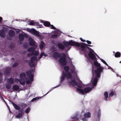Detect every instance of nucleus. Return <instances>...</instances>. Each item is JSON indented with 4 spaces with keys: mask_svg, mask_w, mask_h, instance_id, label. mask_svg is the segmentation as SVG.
Masks as SVG:
<instances>
[{
    "mask_svg": "<svg viewBox=\"0 0 121 121\" xmlns=\"http://www.w3.org/2000/svg\"><path fill=\"white\" fill-rule=\"evenodd\" d=\"M12 104V105L14 106L15 108V109L19 110H20L21 108L20 107L16 104H15L13 102V101L12 100H9Z\"/></svg>",
    "mask_w": 121,
    "mask_h": 121,
    "instance_id": "obj_11",
    "label": "nucleus"
},
{
    "mask_svg": "<svg viewBox=\"0 0 121 121\" xmlns=\"http://www.w3.org/2000/svg\"><path fill=\"white\" fill-rule=\"evenodd\" d=\"M66 77V76L65 73H64V72L63 71L62 72V75L61 77V82H62L64 80L65 78Z\"/></svg>",
    "mask_w": 121,
    "mask_h": 121,
    "instance_id": "obj_29",
    "label": "nucleus"
},
{
    "mask_svg": "<svg viewBox=\"0 0 121 121\" xmlns=\"http://www.w3.org/2000/svg\"><path fill=\"white\" fill-rule=\"evenodd\" d=\"M99 78L96 76L94 78L92 82V85L93 86H95L96 85L98 79V78Z\"/></svg>",
    "mask_w": 121,
    "mask_h": 121,
    "instance_id": "obj_14",
    "label": "nucleus"
},
{
    "mask_svg": "<svg viewBox=\"0 0 121 121\" xmlns=\"http://www.w3.org/2000/svg\"><path fill=\"white\" fill-rule=\"evenodd\" d=\"M18 63H15L13 65V67H16L18 65Z\"/></svg>",
    "mask_w": 121,
    "mask_h": 121,
    "instance_id": "obj_49",
    "label": "nucleus"
},
{
    "mask_svg": "<svg viewBox=\"0 0 121 121\" xmlns=\"http://www.w3.org/2000/svg\"><path fill=\"white\" fill-rule=\"evenodd\" d=\"M86 48H87L89 50V53L88 54V55L89 57V55L90 53H91V54H93V55L94 56H95V54H94L93 53V52H95L91 48L88 47H86Z\"/></svg>",
    "mask_w": 121,
    "mask_h": 121,
    "instance_id": "obj_15",
    "label": "nucleus"
},
{
    "mask_svg": "<svg viewBox=\"0 0 121 121\" xmlns=\"http://www.w3.org/2000/svg\"><path fill=\"white\" fill-rule=\"evenodd\" d=\"M82 120L83 121H86L87 120V119L86 117H85L82 118Z\"/></svg>",
    "mask_w": 121,
    "mask_h": 121,
    "instance_id": "obj_56",
    "label": "nucleus"
},
{
    "mask_svg": "<svg viewBox=\"0 0 121 121\" xmlns=\"http://www.w3.org/2000/svg\"><path fill=\"white\" fill-rule=\"evenodd\" d=\"M77 82L76 81L75 79L73 80H71V81L69 82V84L72 86H74L76 85L77 84Z\"/></svg>",
    "mask_w": 121,
    "mask_h": 121,
    "instance_id": "obj_12",
    "label": "nucleus"
},
{
    "mask_svg": "<svg viewBox=\"0 0 121 121\" xmlns=\"http://www.w3.org/2000/svg\"><path fill=\"white\" fill-rule=\"evenodd\" d=\"M35 48L34 47H31L29 48L28 49V51L30 52L33 53L35 51Z\"/></svg>",
    "mask_w": 121,
    "mask_h": 121,
    "instance_id": "obj_23",
    "label": "nucleus"
},
{
    "mask_svg": "<svg viewBox=\"0 0 121 121\" xmlns=\"http://www.w3.org/2000/svg\"><path fill=\"white\" fill-rule=\"evenodd\" d=\"M71 73H73L74 72V70L73 69H72L71 70Z\"/></svg>",
    "mask_w": 121,
    "mask_h": 121,
    "instance_id": "obj_61",
    "label": "nucleus"
},
{
    "mask_svg": "<svg viewBox=\"0 0 121 121\" xmlns=\"http://www.w3.org/2000/svg\"><path fill=\"white\" fill-rule=\"evenodd\" d=\"M0 36L1 37H4L5 34L4 31L3 30H0Z\"/></svg>",
    "mask_w": 121,
    "mask_h": 121,
    "instance_id": "obj_24",
    "label": "nucleus"
},
{
    "mask_svg": "<svg viewBox=\"0 0 121 121\" xmlns=\"http://www.w3.org/2000/svg\"><path fill=\"white\" fill-rule=\"evenodd\" d=\"M114 95V93L113 91H112L110 93L109 95V97H112Z\"/></svg>",
    "mask_w": 121,
    "mask_h": 121,
    "instance_id": "obj_48",
    "label": "nucleus"
},
{
    "mask_svg": "<svg viewBox=\"0 0 121 121\" xmlns=\"http://www.w3.org/2000/svg\"><path fill=\"white\" fill-rule=\"evenodd\" d=\"M29 40V44L30 46H33L35 45V42L32 38H30Z\"/></svg>",
    "mask_w": 121,
    "mask_h": 121,
    "instance_id": "obj_9",
    "label": "nucleus"
},
{
    "mask_svg": "<svg viewBox=\"0 0 121 121\" xmlns=\"http://www.w3.org/2000/svg\"><path fill=\"white\" fill-rule=\"evenodd\" d=\"M64 44L65 46L67 47L69 45L75 46L78 47H80L82 48L81 50L82 51L84 50V49L85 48L84 46L81 44H80V43L78 42L74 41L72 40H71L69 42L65 43Z\"/></svg>",
    "mask_w": 121,
    "mask_h": 121,
    "instance_id": "obj_2",
    "label": "nucleus"
},
{
    "mask_svg": "<svg viewBox=\"0 0 121 121\" xmlns=\"http://www.w3.org/2000/svg\"><path fill=\"white\" fill-rule=\"evenodd\" d=\"M58 35L57 34H54L52 35H51V38H56L57 37Z\"/></svg>",
    "mask_w": 121,
    "mask_h": 121,
    "instance_id": "obj_42",
    "label": "nucleus"
},
{
    "mask_svg": "<svg viewBox=\"0 0 121 121\" xmlns=\"http://www.w3.org/2000/svg\"><path fill=\"white\" fill-rule=\"evenodd\" d=\"M24 37H26L25 35H23L22 33L20 34L19 35V39L20 41H22L24 39Z\"/></svg>",
    "mask_w": 121,
    "mask_h": 121,
    "instance_id": "obj_13",
    "label": "nucleus"
},
{
    "mask_svg": "<svg viewBox=\"0 0 121 121\" xmlns=\"http://www.w3.org/2000/svg\"><path fill=\"white\" fill-rule=\"evenodd\" d=\"M35 25V22L33 21H32L30 22L29 25Z\"/></svg>",
    "mask_w": 121,
    "mask_h": 121,
    "instance_id": "obj_47",
    "label": "nucleus"
},
{
    "mask_svg": "<svg viewBox=\"0 0 121 121\" xmlns=\"http://www.w3.org/2000/svg\"><path fill=\"white\" fill-rule=\"evenodd\" d=\"M62 55L60 56V54L57 52H55L54 53L53 55V57L55 58H57L60 57L59 61L61 65L64 66L67 63V61L66 60V56L65 54L64 53H61L60 54Z\"/></svg>",
    "mask_w": 121,
    "mask_h": 121,
    "instance_id": "obj_1",
    "label": "nucleus"
},
{
    "mask_svg": "<svg viewBox=\"0 0 121 121\" xmlns=\"http://www.w3.org/2000/svg\"><path fill=\"white\" fill-rule=\"evenodd\" d=\"M44 56L45 57H46L47 56H48V55L47 54H44Z\"/></svg>",
    "mask_w": 121,
    "mask_h": 121,
    "instance_id": "obj_62",
    "label": "nucleus"
},
{
    "mask_svg": "<svg viewBox=\"0 0 121 121\" xmlns=\"http://www.w3.org/2000/svg\"><path fill=\"white\" fill-rule=\"evenodd\" d=\"M19 86L16 84L14 85L13 87V89L14 90H17L19 89Z\"/></svg>",
    "mask_w": 121,
    "mask_h": 121,
    "instance_id": "obj_25",
    "label": "nucleus"
},
{
    "mask_svg": "<svg viewBox=\"0 0 121 121\" xmlns=\"http://www.w3.org/2000/svg\"><path fill=\"white\" fill-rule=\"evenodd\" d=\"M32 54L33 55H35L36 56L38 55H39V52L38 51H35Z\"/></svg>",
    "mask_w": 121,
    "mask_h": 121,
    "instance_id": "obj_43",
    "label": "nucleus"
},
{
    "mask_svg": "<svg viewBox=\"0 0 121 121\" xmlns=\"http://www.w3.org/2000/svg\"><path fill=\"white\" fill-rule=\"evenodd\" d=\"M114 56L116 57H120L121 56V53L119 52H117L115 53Z\"/></svg>",
    "mask_w": 121,
    "mask_h": 121,
    "instance_id": "obj_31",
    "label": "nucleus"
},
{
    "mask_svg": "<svg viewBox=\"0 0 121 121\" xmlns=\"http://www.w3.org/2000/svg\"><path fill=\"white\" fill-rule=\"evenodd\" d=\"M77 117V115H76L75 116L72 117V119H76Z\"/></svg>",
    "mask_w": 121,
    "mask_h": 121,
    "instance_id": "obj_54",
    "label": "nucleus"
},
{
    "mask_svg": "<svg viewBox=\"0 0 121 121\" xmlns=\"http://www.w3.org/2000/svg\"><path fill=\"white\" fill-rule=\"evenodd\" d=\"M78 87L80 88H81L82 87V84L79 83L77 82V84L76 85Z\"/></svg>",
    "mask_w": 121,
    "mask_h": 121,
    "instance_id": "obj_36",
    "label": "nucleus"
},
{
    "mask_svg": "<svg viewBox=\"0 0 121 121\" xmlns=\"http://www.w3.org/2000/svg\"><path fill=\"white\" fill-rule=\"evenodd\" d=\"M21 79H25V78L26 77V75L25 73H21L20 75Z\"/></svg>",
    "mask_w": 121,
    "mask_h": 121,
    "instance_id": "obj_21",
    "label": "nucleus"
},
{
    "mask_svg": "<svg viewBox=\"0 0 121 121\" xmlns=\"http://www.w3.org/2000/svg\"><path fill=\"white\" fill-rule=\"evenodd\" d=\"M84 116L86 118L90 117L91 116V113L89 112L85 113L84 114Z\"/></svg>",
    "mask_w": 121,
    "mask_h": 121,
    "instance_id": "obj_22",
    "label": "nucleus"
},
{
    "mask_svg": "<svg viewBox=\"0 0 121 121\" xmlns=\"http://www.w3.org/2000/svg\"><path fill=\"white\" fill-rule=\"evenodd\" d=\"M93 53H95V55H96V56H97V55H98L97 54H96L95 52H93Z\"/></svg>",
    "mask_w": 121,
    "mask_h": 121,
    "instance_id": "obj_64",
    "label": "nucleus"
},
{
    "mask_svg": "<svg viewBox=\"0 0 121 121\" xmlns=\"http://www.w3.org/2000/svg\"><path fill=\"white\" fill-rule=\"evenodd\" d=\"M9 47L11 48L12 49L13 48L15 47V46L13 44H11L9 45Z\"/></svg>",
    "mask_w": 121,
    "mask_h": 121,
    "instance_id": "obj_51",
    "label": "nucleus"
},
{
    "mask_svg": "<svg viewBox=\"0 0 121 121\" xmlns=\"http://www.w3.org/2000/svg\"><path fill=\"white\" fill-rule=\"evenodd\" d=\"M69 67L68 66H65L64 68V69L65 72V73L68 72L69 70Z\"/></svg>",
    "mask_w": 121,
    "mask_h": 121,
    "instance_id": "obj_32",
    "label": "nucleus"
},
{
    "mask_svg": "<svg viewBox=\"0 0 121 121\" xmlns=\"http://www.w3.org/2000/svg\"><path fill=\"white\" fill-rule=\"evenodd\" d=\"M86 41L87 43L89 44H91V42L89 40H87Z\"/></svg>",
    "mask_w": 121,
    "mask_h": 121,
    "instance_id": "obj_55",
    "label": "nucleus"
},
{
    "mask_svg": "<svg viewBox=\"0 0 121 121\" xmlns=\"http://www.w3.org/2000/svg\"><path fill=\"white\" fill-rule=\"evenodd\" d=\"M82 43L83 44H81L84 46L85 47V48H84V51H82H82L84 52H85V51L86 49V47H88V44H85L84 43Z\"/></svg>",
    "mask_w": 121,
    "mask_h": 121,
    "instance_id": "obj_33",
    "label": "nucleus"
},
{
    "mask_svg": "<svg viewBox=\"0 0 121 121\" xmlns=\"http://www.w3.org/2000/svg\"><path fill=\"white\" fill-rule=\"evenodd\" d=\"M40 22L42 23H43V21H42V20H41V21Z\"/></svg>",
    "mask_w": 121,
    "mask_h": 121,
    "instance_id": "obj_63",
    "label": "nucleus"
},
{
    "mask_svg": "<svg viewBox=\"0 0 121 121\" xmlns=\"http://www.w3.org/2000/svg\"><path fill=\"white\" fill-rule=\"evenodd\" d=\"M11 69L10 68H8L5 69L4 71V74L5 75H8L10 73Z\"/></svg>",
    "mask_w": 121,
    "mask_h": 121,
    "instance_id": "obj_16",
    "label": "nucleus"
},
{
    "mask_svg": "<svg viewBox=\"0 0 121 121\" xmlns=\"http://www.w3.org/2000/svg\"><path fill=\"white\" fill-rule=\"evenodd\" d=\"M104 95L105 97V100L106 101H107V100H108L107 98H108V94L107 92H105L104 93Z\"/></svg>",
    "mask_w": 121,
    "mask_h": 121,
    "instance_id": "obj_28",
    "label": "nucleus"
},
{
    "mask_svg": "<svg viewBox=\"0 0 121 121\" xmlns=\"http://www.w3.org/2000/svg\"><path fill=\"white\" fill-rule=\"evenodd\" d=\"M20 84L22 85H24L25 84V79H21L19 80Z\"/></svg>",
    "mask_w": 121,
    "mask_h": 121,
    "instance_id": "obj_27",
    "label": "nucleus"
},
{
    "mask_svg": "<svg viewBox=\"0 0 121 121\" xmlns=\"http://www.w3.org/2000/svg\"><path fill=\"white\" fill-rule=\"evenodd\" d=\"M30 32L33 33L34 34L38 36H39V32L36 30L34 28H32L30 29L29 31Z\"/></svg>",
    "mask_w": 121,
    "mask_h": 121,
    "instance_id": "obj_8",
    "label": "nucleus"
},
{
    "mask_svg": "<svg viewBox=\"0 0 121 121\" xmlns=\"http://www.w3.org/2000/svg\"><path fill=\"white\" fill-rule=\"evenodd\" d=\"M104 68L101 66L98 67L94 71L93 69H92V72L93 74H94V71L95 73V74L96 76L99 78L100 77V74L103 71Z\"/></svg>",
    "mask_w": 121,
    "mask_h": 121,
    "instance_id": "obj_3",
    "label": "nucleus"
},
{
    "mask_svg": "<svg viewBox=\"0 0 121 121\" xmlns=\"http://www.w3.org/2000/svg\"><path fill=\"white\" fill-rule=\"evenodd\" d=\"M44 25L46 27H49L51 25L50 22L48 21H46L43 23Z\"/></svg>",
    "mask_w": 121,
    "mask_h": 121,
    "instance_id": "obj_26",
    "label": "nucleus"
},
{
    "mask_svg": "<svg viewBox=\"0 0 121 121\" xmlns=\"http://www.w3.org/2000/svg\"><path fill=\"white\" fill-rule=\"evenodd\" d=\"M57 46L61 50H63L65 48L64 46L60 43H58L57 44Z\"/></svg>",
    "mask_w": 121,
    "mask_h": 121,
    "instance_id": "obj_18",
    "label": "nucleus"
},
{
    "mask_svg": "<svg viewBox=\"0 0 121 121\" xmlns=\"http://www.w3.org/2000/svg\"><path fill=\"white\" fill-rule=\"evenodd\" d=\"M11 84H7L6 85V87L7 89H9L11 87Z\"/></svg>",
    "mask_w": 121,
    "mask_h": 121,
    "instance_id": "obj_35",
    "label": "nucleus"
},
{
    "mask_svg": "<svg viewBox=\"0 0 121 121\" xmlns=\"http://www.w3.org/2000/svg\"><path fill=\"white\" fill-rule=\"evenodd\" d=\"M23 115L18 114L16 116V118H19L22 117Z\"/></svg>",
    "mask_w": 121,
    "mask_h": 121,
    "instance_id": "obj_38",
    "label": "nucleus"
},
{
    "mask_svg": "<svg viewBox=\"0 0 121 121\" xmlns=\"http://www.w3.org/2000/svg\"><path fill=\"white\" fill-rule=\"evenodd\" d=\"M19 105L22 108V109L23 110V109L24 108H25L27 107L28 104H27L22 103L20 104Z\"/></svg>",
    "mask_w": 121,
    "mask_h": 121,
    "instance_id": "obj_19",
    "label": "nucleus"
},
{
    "mask_svg": "<svg viewBox=\"0 0 121 121\" xmlns=\"http://www.w3.org/2000/svg\"><path fill=\"white\" fill-rule=\"evenodd\" d=\"M45 45L44 42L43 41H41L40 44L39 45L40 48L41 50L43 48Z\"/></svg>",
    "mask_w": 121,
    "mask_h": 121,
    "instance_id": "obj_30",
    "label": "nucleus"
},
{
    "mask_svg": "<svg viewBox=\"0 0 121 121\" xmlns=\"http://www.w3.org/2000/svg\"><path fill=\"white\" fill-rule=\"evenodd\" d=\"M89 57L92 60L94 61V65L96 67H99L101 66L100 64L98 63L97 59L95 56H94L91 53L89 55Z\"/></svg>",
    "mask_w": 121,
    "mask_h": 121,
    "instance_id": "obj_4",
    "label": "nucleus"
},
{
    "mask_svg": "<svg viewBox=\"0 0 121 121\" xmlns=\"http://www.w3.org/2000/svg\"><path fill=\"white\" fill-rule=\"evenodd\" d=\"M32 55H33L32 53H28L27 55V56L28 57H30Z\"/></svg>",
    "mask_w": 121,
    "mask_h": 121,
    "instance_id": "obj_53",
    "label": "nucleus"
},
{
    "mask_svg": "<svg viewBox=\"0 0 121 121\" xmlns=\"http://www.w3.org/2000/svg\"><path fill=\"white\" fill-rule=\"evenodd\" d=\"M44 53L43 52H42L41 53L40 55V56L39 58V60L40 59L42 58V57L44 55Z\"/></svg>",
    "mask_w": 121,
    "mask_h": 121,
    "instance_id": "obj_45",
    "label": "nucleus"
},
{
    "mask_svg": "<svg viewBox=\"0 0 121 121\" xmlns=\"http://www.w3.org/2000/svg\"><path fill=\"white\" fill-rule=\"evenodd\" d=\"M52 90H50L46 94H45V95H44L43 97L45 96V95H47V94H48L49 92L50 91H51Z\"/></svg>",
    "mask_w": 121,
    "mask_h": 121,
    "instance_id": "obj_59",
    "label": "nucleus"
},
{
    "mask_svg": "<svg viewBox=\"0 0 121 121\" xmlns=\"http://www.w3.org/2000/svg\"><path fill=\"white\" fill-rule=\"evenodd\" d=\"M41 97H36L33 98L31 101V102H34L36 100L38 99L39 98H41Z\"/></svg>",
    "mask_w": 121,
    "mask_h": 121,
    "instance_id": "obj_39",
    "label": "nucleus"
},
{
    "mask_svg": "<svg viewBox=\"0 0 121 121\" xmlns=\"http://www.w3.org/2000/svg\"><path fill=\"white\" fill-rule=\"evenodd\" d=\"M64 73H65L66 78L68 79H70L72 78V74L71 73L69 72L65 73L64 72Z\"/></svg>",
    "mask_w": 121,
    "mask_h": 121,
    "instance_id": "obj_10",
    "label": "nucleus"
},
{
    "mask_svg": "<svg viewBox=\"0 0 121 121\" xmlns=\"http://www.w3.org/2000/svg\"><path fill=\"white\" fill-rule=\"evenodd\" d=\"M30 109V108L29 107H28L26 110H25V112L27 113H28L29 112Z\"/></svg>",
    "mask_w": 121,
    "mask_h": 121,
    "instance_id": "obj_37",
    "label": "nucleus"
},
{
    "mask_svg": "<svg viewBox=\"0 0 121 121\" xmlns=\"http://www.w3.org/2000/svg\"><path fill=\"white\" fill-rule=\"evenodd\" d=\"M52 52L56 51L57 50L56 49H55V46H53L52 48Z\"/></svg>",
    "mask_w": 121,
    "mask_h": 121,
    "instance_id": "obj_46",
    "label": "nucleus"
},
{
    "mask_svg": "<svg viewBox=\"0 0 121 121\" xmlns=\"http://www.w3.org/2000/svg\"><path fill=\"white\" fill-rule=\"evenodd\" d=\"M37 57L36 56H33L30 59V61L28 63V65L31 68H33L35 66V61L37 60Z\"/></svg>",
    "mask_w": 121,
    "mask_h": 121,
    "instance_id": "obj_6",
    "label": "nucleus"
},
{
    "mask_svg": "<svg viewBox=\"0 0 121 121\" xmlns=\"http://www.w3.org/2000/svg\"><path fill=\"white\" fill-rule=\"evenodd\" d=\"M97 117L98 118H99L100 116H101L100 110V109L98 108V111L97 113Z\"/></svg>",
    "mask_w": 121,
    "mask_h": 121,
    "instance_id": "obj_34",
    "label": "nucleus"
},
{
    "mask_svg": "<svg viewBox=\"0 0 121 121\" xmlns=\"http://www.w3.org/2000/svg\"><path fill=\"white\" fill-rule=\"evenodd\" d=\"M7 81L9 84H11L14 83V80L13 78H10L8 79Z\"/></svg>",
    "mask_w": 121,
    "mask_h": 121,
    "instance_id": "obj_20",
    "label": "nucleus"
},
{
    "mask_svg": "<svg viewBox=\"0 0 121 121\" xmlns=\"http://www.w3.org/2000/svg\"><path fill=\"white\" fill-rule=\"evenodd\" d=\"M9 35L11 37H13L15 35L14 31L12 30H10L9 32Z\"/></svg>",
    "mask_w": 121,
    "mask_h": 121,
    "instance_id": "obj_17",
    "label": "nucleus"
},
{
    "mask_svg": "<svg viewBox=\"0 0 121 121\" xmlns=\"http://www.w3.org/2000/svg\"><path fill=\"white\" fill-rule=\"evenodd\" d=\"M33 69H31L30 71L27 70L26 72L27 76L29 77L30 80L32 82L33 80L34 76L32 74V73L33 72Z\"/></svg>",
    "mask_w": 121,
    "mask_h": 121,
    "instance_id": "obj_7",
    "label": "nucleus"
},
{
    "mask_svg": "<svg viewBox=\"0 0 121 121\" xmlns=\"http://www.w3.org/2000/svg\"><path fill=\"white\" fill-rule=\"evenodd\" d=\"M2 98L3 99V100L4 102V103L6 104L7 105V106H8V105L7 104V103L6 102L5 100H4V99L3 98V97H2Z\"/></svg>",
    "mask_w": 121,
    "mask_h": 121,
    "instance_id": "obj_60",
    "label": "nucleus"
},
{
    "mask_svg": "<svg viewBox=\"0 0 121 121\" xmlns=\"http://www.w3.org/2000/svg\"><path fill=\"white\" fill-rule=\"evenodd\" d=\"M100 60L101 61L105 64L107 66H108V64L103 59L100 58Z\"/></svg>",
    "mask_w": 121,
    "mask_h": 121,
    "instance_id": "obj_44",
    "label": "nucleus"
},
{
    "mask_svg": "<svg viewBox=\"0 0 121 121\" xmlns=\"http://www.w3.org/2000/svg\"><path fill=\"white\" fill-rule=\"evenodd\" d=\"M80 40H81V41L82 42H85L86 41L85 40L83 39L82 38H80Z\"/></svg>",
    "mask_w": 121,
    "mask_h": 121,
    "instance_id": "obj_57",
    "label": "nucleus"
},
{
    "mask_svg": "<svg viewBox=\"0 0 121 121\" xmlns=\"http://www.w3.org/2000/svg\"><path fill=\"white\" fill-rule=\"evenodd\" d=\"M92 89L89 87H86L83 90L82 89L79 88H77V90L79 92V93L82 95H84L85 93H87L89 92Z\"/></svg>",
    "mask_w": 121,
    "mask_h": 121,
    "instance_id": "obj_5",
    "label": "nucleus"
},
{
    "mask_svg": "<svg viewBox=\"0 0 121 121\" xmlns=\"http://www.w3.org/2000/svg\"><path fill=\"white\" fill-rule=\"evenodd\" d=\"M30 81H30L29 79L28 80L26 81V83L28 84H30L31 83Z\"/></svg>",
    "mask_w": 121,
    "mask_h": 121,
    "instance_id": "obj_52",
    "label": "nucleus"
},
{
    "mask_svg": "<svg viewBox=\"0 0 121 121\" xmlns=\"http://www.w3.org/2000/svg\"><path fill=\"white\" fill-rule=\"evenodd\" d=\"M2 19H3L1 17H0V23H2L1 21L2 20Z\"/></svg>",
    "mask_w": 121,
    "mask_h": 121,
    "instance_id": "obj_58",
    "label": "nucleus"
},
{
    "mask_svg": "<svg viewBox=\"0 0 121 121\" xmlns=\"http://www.w3.org/2000/svg\"><path fill=\"white\" fill-rule=\"evenodd\" d=\"M23 109H21L19 110L18 111V114H22L23 115L24 113L23 112Z\"/></svg>",
    "mask_w": 121,
    "mask_h": 121,
    "instance_id": "obj_40",
    "label": "nucleus"
},
{
    "mask_svg": "<svg viewBox=\"0 0 121 121\" xmlns=\"http://www.w3.org/2000/svg\"><path fill=\"white\" fill-rule=\"evenodd\" d=\"M50 26H51L50 28L54 30H56V28L53 25H51Z\"/></svg>",
    "mask_w": 121,
    "mask_h": 121,
    "instance_id": "obj_50",
    "label": "nucleus"
},
{
    "mask_svg": "<svg viewBox=\"0 0 121 121\" xmlns=\"http://www.w3.org/2000/svg\"><path fill=\"white\" fill-rule=\"evenodd\" d=\"M39 23L38 22H35V24L36 25L38 26L39 28H41L42 27V25H39Z\"/></svg>",
    "mask_w": 121,
    "mask_h": 121,
    "instance_id": "obj_41",
    "label": "nucleus"
}]
</instances>
